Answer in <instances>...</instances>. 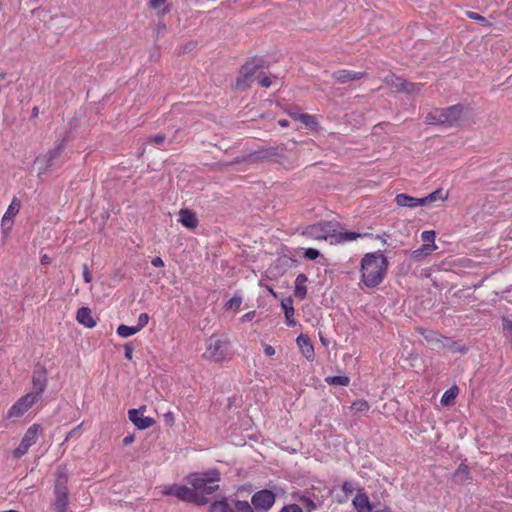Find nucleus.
<instances>
[{"label":"nucleus","instance_id":"20e7f679","mask_svg":"<svg viewBox=\"0 0 512 512\" xmlns=\"http://www.w3.org/2000/svg\"><path fill=\"white\" fill-rule=\"evenodd\" d=\"M56 479L54 484L55 500L52 503L54 512H67L69 506L68 492V474L64 467H58L56 470Z\"/></svg>","mask_w":512,"mask_h":512},{"label":"nucleus","instance_id":"c756f323","mask_svg":"<svg viewBox=\"0 0 512 512\" xmlns=\"http://www.w3.org/2000/svg\"><path fill=\"white\" fill-rule=\"evenodd\" d=\"M209 512H235V510L229 505L226 499H223L214 501L209 507Z\"/></svg>","mask_w":512,"mask_h":512},{"label":"nucleus","instance_id":"cd10ccee","mask_svg":"<svg viewBox=\"0 0 512 512\" xmlns=\"http://www.w3.org/2000/svg\"><path fill=\"white\" fill-rule=\"evenodd\" d=\"M395 202L399 207L416 208V197L401 193L395 197Z\"/></svg>","mask_w":512,"mask_h":512},{"label":"nucleus","instance_id":"de8ad7c7","mask_svg":"<svg viewBox=\"0 0 512 512\" xmlns=\"http://www.w3.org/2000/svg\"><path fill=\"white\" fill-rule=\"evenodd\" d=\"M149 322V315L147 313H141L138 317L137 329L140 331L144 328Z\"/></svg>","mask_w":512,"mask_h":512},{"label":"nucleus","instance_id":"a878e982","mask_svg":"<svg viewBox=\"0 0 512 512\" xmlns=\"http://www.w3.org/2000/svg\"><path fill=\"white\" fill-rule=\"evenodd\" d=\"M366 236H373V235L368 234V233L361 234V233H356V232H339L336 229V235H335L334 242L335 243L349 242V241L356 240L357 238L366 237Z\"/></svg>","mask_w":512,"mask_h":512},{"label":"nucleus","instance_id":"c9c22d12","mask_svg":"<svg viewBox=\"0 0 512 512\" xmlns=\"http://www.w3.org/2000/svg\"><path fill=\"white\" fill-rule=\"evenodd\" d=\"M448 191H443L442 188H439L432 193L428 194V200L430 204L436 202V201H445L448 198Z\"/></svg>","mask_w":512,"mask_h":512},{"label":"nucleus","instance_id":"864d4df0","mask_svg":"<svg viewBox=\"0 0 512 512\" xmlns=\"http://www.w3.org/2000/svg\"><path fill=\"white\" fill-rule=\"evenodd\" d=\"M124 350H125V358L128 359V360H131L132 359V355H133V351H134L133 345L130 344V343H126L124 345Z\"/></svg>","mask_w":512,"mask_h":512},{"label":"nucleus","instance_id":"473e14b6","mask_svg":"<svg viewBox=\"0 0 512 512\" xmlns=\"http://www.w3.org/2000/svg\"><path fill=\"white\" fill-rule=\"evenodd\" d=\"M21 207V202L17 197H13L10 205L8 206L4 216H8L14 219V217L19 213Z\"/></svg>","mask_w":512,"mask_h":512},{"label":"nucleus","instance_id":"37998d69","mask_svg":"<svg viewBox=\"0 0 512 512\" xmlns=\"http://www.w3.org/2000/svg\"><path fill=\"white\" fill-rule=\"evenodd\" d=\"M466 15H467L468 18L473 19V20L479 22L483 26H487V27L491 26V24L487 21V19L485 17H483L482 15H480V14H478L476 12L467 11Z\"/></svg>","mask_w":512,"mask_h":512},{"label":"nucleus","instance_id":"f03ea898","mask_svg":"<svg viewBox=\"0 0 512 512\" xmlns=\"http://www.w3.org/2000/svg\"><path fill=\"white\" fill-rule=\"evenodd\" d=\"M219 480L220 474L217 470L188 475L187 481L192 486V493L197 499L193 503L200 506L207 504V496L219 489V485L216 484Z\"/></svg>","mask_w":512,"mask_h":512},{"label":"nucleus","instance_id":"1a4fd4ad","mask_svg":"<svg viewBox=\"0 0 512 512\" xmlns=\"http://www.w3.org/2000/svg\"><path fill=\"white\" fill-rule=\"evenodd\" d=\"M276 501V495L268 489L255 492L251 497V504L256 511L268 512Z\"/></svg>","mask_w":512,"mask_h":512},{"label":"nucleus","instance_id":"a19ab883","mask_svg":"<svg viewBox=\"0 0 512 512\" xmlns=\"http://www.w3.org/2000/svg\"><path fill=\"white\" fill-rule=\"evenodd\" d=\"M242 304V297L239 295H234L230 300H228L225 304L226 309H235L238 310Z\"/></svg>","mask_w":512,"mask_h":512},{"label":"nucleus","instance_id":"e433bc0d","mask_svg":"<svg viewBox=\"0 0 512 512\" xmlns=\"http://www.w3.org/2000/svg\"><path fill=\"white\" fill-rule=\"evenodd\" d=\"M292 117L296 120H299L307 127H313L316 125L315 117L305 113L292 114Z\"/></svg>","mask_w":512,"mask_h":512},{"label":"nucleus","instance_id":"f3484780","mask_svg":"<svg viewBox=\"0 0 512 512\" xmlns=\"http://www.w3.org/2000/svg\"><path fill=\"white\" fill-rule=\"evenodd\" d=\"M179 222L186 228L193 230L198 226V218L195 212L190 209H181Z\"/></svg>","mask_w":512,"mask_h":512},{"label":"nucleus","instance_id":"bf43d9fd","mask_svg":"<svg viewBox=\"0 0 512 512\" xmlns=\"http://www.w3.org/2000/svg\"><path fill=\"white\" fill-rule=\"evenodd\" d=\"M429 205H431V204H430L427 196L422 197V198H416V207L429 206Z\"/></svg>","mask_w":512,"mask_h":512},{"label":"nucleus","instance_id":"9d476101","mask_svg":"<svg viewBox=\"0 0 512 512\" xmlns=\"http://www.w3.org/2000/svg\"><path fill=\"white\" fill-rule=\"evenodd\" d=\"M65 148V139L56 143L55 147L49 150L42 157L36 159L37 163H42L43 166L39 167V174L46 173L55 165V161L60 158Z\"/></svg>","mask_w":512,"mask_h":512},{"label":"nucleus","instance_id":"393cba45","mask_svg":"<svg viewBox=\"0 0 512 512\" xmlns=\"http://www.w3.org/2000/svg\"><path fill=\"white\" fill-rule=\"evenodd\" d=\"M281 306H282V309L285 314L286 324L288 326H294L295 319H294V307H293L292 299L286 298V299L282 300Z\"/></svg>","mask_w":512,"mask_h":512},{"label":"nucleus","instance_id":"bb28decb","mask_svg":"<svg viewBox=\"0 0 512 512\" xmlns=\"http://www.w3.org/2000/svg\"><path fill=\"white\" fill-rule=\"evenodd\" d=\"M436 249L437 246L435 244H423L420 248L411 253V258L415 261H419L422 257L430 255Z\"/></svg>","mask_w":512,"mask_h":512},{"label":"nucleus","instance_id":"7ed1b4c3","mask_svg":"<svg viewBox=\"0 0 512 512\" xmlns=\"http://www.w3.org/2000/svg\"><path fill=\"white\" fill-rule=\"evenodd\" d=\"M463 107L461 105H453L447 108H438L429 112L425 118V122L429 125H443L453 127L458 124L461 119Z\"/></svg>","mask_w":512,"mask_h":512},{"label":"nucleus","instance_id":"ddd939ff","mask_svg":"<svg viewBox=\"0 0 512 512\" xmlns=\"http://www.w3.org/2000/svg\"><path fill=\"white\" fill-rule=\"evenodd\" d=\"M37 395L33 393H27L22 396L17 402L9 409V417H20L31 408V406L37 401Z\"/></svg>","mask_w":512,"mask_h":512},{"label":"nucleus","instance_id":"2f4dec72","mask_svg":"<svg viewBox=\"0 0 512 512\" xmlns=\"http://www.w3.org/2000/svg\"><path fill=\"white\" fill-rule=\"evenodd\" d=\"M384 82L392 89H394L396 92H400V87L402 85L403 78L398 77L394 74H390L384 78Z\"/></svg>","mask_w":512,"mask_h":512},{"label":"nucleus","instance_id":"603ef678","mask_svg":"<svg viewBox=\"0 0 512 512\" xmlns=\"http://www.w3.org/2000/svg\"><path fill=\"white\" fill-rule=\"evenodd\" d=\"M164 422L167 426L172 427L175 423V417L172 412H167L164 414Z\"/></svg>","mask_w":512,"mask_h":512},{"label":"nucleus","instance_id":"774afa93","mask_svg":"<svg viewBox=\"0 0 512 512\" xmlns=\"http://www.w3.org/2000/svg\"><path fill=\"white\" fill-rule=\"evenodd\" d=\"M50 263V258L47 255L41 257V264L46 265Z\"/></svg>","mask_w":512,"mask_h":512},{"label":"nucleus","instance_id":"052dcab7","mask_svg":"<svg viewBox=\"0 0 512 512\" xmlns=\"http://www.w3.org/2000/svg\"><path fill=\"white\" fill-rule=\"evenodd\" d=\"M255 315H256V312H255V311H250V312H248V313H246V314H244V315L242 316L241 321H243V322L251 321V320H253V318L255 317Z\"/></svg>","mask_w":512,"mask_h":512},{"label":"nucleus","instance_id":"f257e3e1","mask_svg":"<svg viewBox=\"0 0 512 512\" xmlns=\"http://www.w3.org/2000/svg\"><path fill=\"white\" fill-rule=\"evenodd\" d=\"M360 264L361 281L366 287L374 288L383 282L389 262L381 251L366 253Z\"/></svg>","mask_w":512,"mask_h":512},{"label":"nucleus","instance_id":"4be33fe9","mask_svg":"<svg viewBox=\"0 0 512 512\" xmlns=\"http://www.w3.org/2000/svg\"><path fill=\"white\" fill-rule=\"evenodd\" d=\"M441 350H446L451 354H466L468 352V347L461 344L459 341H454L449 337H446L444 344Z\"/></svg>","mask_w":512,"mask_h":512},{"label":"nucleus","instance_id":"72a5a7b5","mask_svg":"<svg viewBox=\"0 0 512 512\" xmlns=\"http://www.w3.org/2000/svg\"><path fill=\"white\" fill-rule=\"evenodd\" d=\"M139 330L136 326H127L124 324H121L117 328V334L122 338L130 337L136 333H138Z\"/></svg>","mask_w":512,"mask_h":512},{"label":"nucleus","instance_id":"39448f33","mask_svg":"<svg viewBox=\"0 0 512 512\" xmlns=\"http://www.w3.org/2000/svg\"><path fill=\"white\" fill-rule=\"evenodd\" d=\"M263 68V61L258 58H251L240 68L239 75L235 80L236 90H246L254 80V76Z\"/></svg>","mask_w":512,"mask_h":512},{"label":"nucleus","instance_id":"680f3d73","mask_svg":"<svg viewBox=\"0 0 512 512\" xmlns=\"http://www.w3.org/2000/svg\"><path fill=\"white\" fill-rule=\"evenodd\" d=\"M264 353L266 356H273L275 354V349L271 345L265 344Z\"/></svg>","mask_w":512,"mask_h":512},{"label":"nucleus","instance_id":"f704fd0d","mask_svg":"<svg viewBox=\"0 0 512 512\" xmlns=\"http://www.w3.org/2000/svg\"><path fill=\"white\" fill-rule=\"evenodd\" d=\"M325 381L333 386H348L350 383V379L347 376H329Z\"/></svg>","mask_w":512,"mask_h":512},{"label":"nucleus","instance_id":"58836bf2","mask_svg":"<svg viewBox=\"0 0 512 512\" xmlns=\"http://www.w3.org/2000/svg\"><path fill=\"white\" fill-rule=\"evenodd\" d=\"M420 90V86L411 82H407L403 79L402 85L400 87V92H405L407 94H412L418 92Z\"/></svg>","mask_w":512,"mask_h":512},{"label":"nucleus","instance_id":"7c9ffc66","mask_svg":"<svg viewBox=\"0 0 512 512\" xmlns=\"http://www.w3.org/2000/svg\"><path fill=\"white\" fill-rule=\"evenodd\" d=\"M470 477L468 466L461 464L454 473V480L458 483H464Z\"/></svg>","mask_w":512,"mask_h":512},{"label":"nucleus","instance_id":"c03bdc74","mask_svg":"<svg viewBox=\"0 0 512 512\" xmlns=\"http://www.w3.org/2000/svg\"><path fill=\"white\" fill-rule=\"evenodd\" d=\"M165 140H166L165 135L160 133L157 135L149 136L146 139L145 144H154V145L160 146L165 142Z\"/></svg>","mask_w":512,"mask_h":512},{"label":"nucleus","instance_id":"f8f14e48","mask_svg":"<svg viewBox=\"0 0 512 512\" xmlns=\"http://www.w3.org/2000/svg\"><path fill=\"white\" fill-rule=\"evenodd\" d=\"M47 369L40 363L36 364L32 374V386L37 399L41 397L47 386Z\"/></svg>","mask_w":512,"mask_h":512},{"label":"nucleus","instance_id":"a211bd4d","mask_svg":"<svg viewBox=\"0 0 512 512\" xmlns=\"http://www.w3.org/2000/svg\"><path fill=\"white\" fill-rule=\"evenodd\" d=\"M297 344L301 350L302 355L309 361L314 359V347L311 340L306 335H299L296 339Z\"/></svg>","mask_w":512,"mask_h":512},{"label":"nucleus","instance_id":"dca6fc26","mask_svg":"<svg viewBox=\"0 0 512 512\" xmlns=\"http://www.w3.org/2000/svg\"><path fill=\"white\" fill-rule=\"evenodd\" d=\"M366 76H367V74L365 72H356V71H350V70H346V69L335 71L332 74V77L337 82H339L341 84H345L349 81L359 80Z\"/></svg>","mask_w":512,"mask_h":512},{"label":"nucleus","instance_id":"09e8293b","mask_svg":"<svg viewBox=\"0 0 512 512\" xmlns=\"http://www.w3.org/2000/svg\"><path fill=\"white\" fill-rule=\"evenodd\" d=\"M320 256V253L315 248H307L304 252V257L309 260H315Z\"/></svg>","mask_w":512,"mask_h":512},{"label":"nucleus","instance_id":"0eeeda50","mask_svg":"<svg viewBox=\"0 0 512 512\" xmlns=\"http://www.w3.org/2000/svg\"><path fill=\"white\" fill-rule=\"evenodd\" d=\"M229 344L218 338L210 337L207 342L206 351L203 357L214 362H221L227 359Z\"/></svg>","mask_w":512,"mask_h":512},{"label":"nucleus","instance_id":"8fccbe9b","mask_svg":"<svg viewBox=\"0 0 512 512\" xmlns=\"http://www.w3.org/2000/svg\"><path fill=\"white\" fill-rule=\"evenodd\" d=\"M279 512H304V510L298 504H289L284 506Z\"/></svg>","mask_w":512,"mask_h":512},{"label":"nucleus","instance_id":"49530a36","mask_svg":"<svg viewBox=\"0 0 512 512\" xmlns=\"http://www.w3.org/2000/svg\"><path fill=\"white\" fill-rule=\"evenodd\" d=\"M421 239L425 244H434L435 240V232L434 231H423L421 234Z\"/></svg>","mask_w":512,"mask_h":512},{"label":"nucleus","instance_id":"0e129e2a","mask_svg":"<svg viewBox=\"0 0 512 512\" xmlns=\"http://www.w3.org/2000/svg\"><path fill=\"white\" fill-rule=\"evenodd\" d=\"M134 441V435H127L126 437H124L123 439V444L125 446L131 444L132 442Z\"/></svg>","mask_w":512,"mask_h":512},{"label":"nucleus","instance_id":"13d9d810","mask_svg":"<svg viewBox=\"0 0 512 512\" xmlns=\"http://www.w3.org/2000/svg\"><path fill=\"white\" fill-rule=\"evenodd\" d=\"M259 84L262 87L269 88L271 86V84H272V81H271V79L268 76H264V77L259 79Z\"/></svg>","mask_w":512,"mask_h":512},{"label":"nucleus","instance_id":"6ab92c4d","mask_svg":"<svg viewBox=\"0 0 512 512\" xmlns=\"http://www.w3.org/2000/svg\"><path fill=\"white\" fill-rule=\"evenodd\" d=\"M421 334L424 337V339L433 346L434 349H442L446 336L433 330H423Z\"/></svg>","mask_w":512,"mask_h":512},{"label":"nucleus","instance_id":"5701e85b","mask_svg":"<svg viewBox=\"0 0 512 512\" xmlns=\"http://www.w3.org/2000/svg\"><path fill=\"white\" fill-rule=\"evenodd\" d=\"M41 432V425L33 424L27 429L21 441H23L25 444L31 447L36 443L38 436L40 435Z\"/></svg>","mask_w":512,"mask_h":512},{"label":"nucleus","instance_id":"9b49d317","mask_svg":"<svg viewBox=\"0 0 512 512\" xmlns=\"http://www.w3.org/2000/svg\"><path fill=\"white\" fill-rule=\"evenodd\" d=\"M162 494L166 496H175L178 499L189 503L197 501L196 495L192 493V489L185 485H166L162 488Z\"/></svg>","mask_w":512,"mask_h":512},{"label":"nucleus","instance_id":"4c0bfd02","mask_svg":"<svg viewBox=\"0 0 512 512\" xmlns=\"http://www.w3.org/2000/svg\"><path fill=\"white\" fill-rule=\"evenodd\" d=\"M369 408L370 406L366 400H356L351 405V410L354 413H363L368 411Z\"/></svg>","mask_w":512,"mask_h":512},{"label":"nucleus","instance_id":"c85d7f7f","mask_svg":"<svg viewBox=\"0 0 512 512\" xmlns=\"http://www.w3.org/2000/svg\"><path fill=\"white\" fill-rule=\"evenodd\" d=\"M458 391L459 389L457 386H453L446 390L441 397V404L444 406L452 405L457 397Z\"/></svg>","mask_w":512,"mask_h":512},{"label":"nucleus","instance_id":"412c9836","mask_svg":"<svg viewBox=\"0 0 512 512\" xmlns=\"http://www.w3.org/2000/svg\"><path fill=\"white\" fill-rule=\"evenodd\" d=\"M77 321L87 328H93L96 325V321L92 317V312L88 307H81L78 309L76 314Z\"/></svg>","mask_w":512,"mask_h":512},{"label":"nucleus","instance_id":"338daca9","mask_svg":"<svg viewBox=\"0 0 512 512\" xmlns=\"http://www.w3.org/2000/svg\"><path fill=\"white\" fill-rule=\"evenodd\" d=\"M389 235L387 233H383L382 235H376L375 238L376 239H379L382 243H386L387 242V239L386 237H388Z\"/></svg>","mask_w":512,"mask_h":512},{"label":"nucleus","instance_id":"4d7b16f0","mask_svg":"<svg viewBox=\"0 0 512 512\" xmlns=\"http://www.w3.org/2000/svg\"><path fill=\"white\" fill-rule=\"evenodd\" d=\"M167 0H149V6L153 9H156L162 5H164Z\"/></svg>","mask_w":512,"mask_h":512},{"label":"nucleus","instance_id":"5fc2aeb1","mask_svg":"<svg viewBox=\"0 0 512 512\" xmlns=\"http://www.w3.org/2000/svg\"><path fill=\"white\" fill-rule=\"evenodd\" d=\"M82 269H83V278H84V281L86 283H90L92 281V276L89 272V268H88V265L85 263L83 264L82 266Z\"/></svg>","mask_w":512,"mask_h":512},{"label":"nucleus","instance_id":"6e6d98bb","mask_svg":"<svg viewBox=\"0 0 512 512\" xmlns=\"http://www.w3.org/2000/svg\"><path fill=\"white\" fill-rule=\"evenodd\" d=\"M342 490L345 494H351L354 491V487L351 482L344 481L342 484Z\"/></svg>","mask_w":512,"mask_h":512},{"label":"nucleus","instance_id":"b1692460","mask_svg":"<svg viewBox=\"0 0 512 512\" xmlns=\"http://www.w3.org/2000/svg\"><path fill=\"white\" fill-rule=\"evenodd\" d=\"M308 281V278L305 274H299L297 275L295 279V290L294 295L296 298L304 299L307 295V287L306 282Z\"/></svg>","mask_w":512,"mask_h":512},{"label":"nucleus","instance_id":"a18cd8bd","mask_svg":"<svg viewBox=\"0 0 512 512\" xmlns=\"http://www.w3.org/2000/svg\"><path fill=\"white\" fill-rule=\"evenodd\" d=\"M29 448L30 447L27 444H25L23 441H21L19 446L13 451V456L16 459H19V458H21L23 455H25L27 453Z\"/></svg>","mask_w":512,"mask_h":512},{"label":"nucleus","instance_id":"e2e57ef3","mask_svg":"<svg viewBox=\"0 0 512 512\" xmlns=\"http://www.w3.org/2000/svg\"><path fill=\"white\" fill-rule=\"evenodd\" d=\"M151 264L154 267H163L164 266V262H163V260L160 257L153 258L152 261H151Z\"/></svg>","mask_w":512,"mask_h":512},{"label":"nucleus","instance_id":"3c124183","mask_svg":"<svg viewBox=\"0 0 512 512\" xmlns=\"http://www.w3.org/2000/svg\"><path fill=\"white\" fill-rule=\"evenodd\" d=\"M83 425V423H81L80 425H78L77 427L73 428L71 431H69L62 443V445L64 443H66L68 440H70L71 438L73 437H76V436H79V431H80V428L81 426Z\"/></svg>","mask_w":512,"mask_h":512},{"label":"nucleus","instance_id":"6e6552de","mask_svg":"<svg viewBox=\"0 0 512 512\" xmlns=\"http://www.w3.org/2000/svg\"><path fill=\"white\" fill-rule=\"evenodd\" d=\"M283 153V148L279 146H271L267 148L260 149L258 151H254L243 158L237 157L235 159V163L240 162H250L257 163L263 161H271L276 160L277 157H280Z\"/></svg>","mask_w":512,"mask_h":512},{"label":"nucleus","instance_id":"ea45409f","mask_svg":"<svg viewBox=\"0 0 512 512\" xmlns=\"http://www.w3.org/2000/svg\"><path fill=\"white\" fill-rule=\"evenodd\" d=\"M235 509L238 512H255V509L252 506V504L248 503L245 500H237L235 502Z\"/></svg>","mask_w":512,"mask_h":512},{"label":"nucleus","instance_id":"423d86ee","mask_svg":"<svg viewBox=\"0 0 512 512\" xmlns=\"http://www.w3.org/2000/svg\"><path fill=\"white\" fill-rule=\"evenodd\" d=\"M336 228V223L331 221H322L307 226L303 234L317 240H327L330 238L331 243H333L335 241Z\"/></svg>","mask_w":512,"mask_h":512},{"label":"nucleus","instance_id":"4468645a","mask_svg":"<svg viewBox=\"0 0 512 512\" xmlns=\"http://www.w3.org/2000/svg\"><path fill=\"white\" fill-rule=\"evenodd\" d=\"M146 410V406L143 405L138 409H130L128 411L129 420L139 429L144 430L155 424V420L152 417L144 416L143 412Z\"/></svg>","mask_w":512,"mask_h":512},{"label":"nucleus","instance_id":"2eb2a0df","mask_svg":"<svg viewBox=\"0 0 512 512\" xmlns=\"http://www.w3.org/2000/svg\"><path fill=\"white\" fill-rule=\"evenodd\" d=\"M293 498L301 504L300 506L304 512H313L317 510L321 503L319 498L311 492L295 493Z\"/></svg>","mask_w":512,"mask_h":512},{"label":"nucleus","instance_id":"aec40b11","mask_svg":"<svg viewBox=\"0 0 512 512\" xmlns=\"http://www.w3.org/2000/svg\"><path fill=\"white\" fill-rule=\"evenodd\" d=\"M357 512H372V504L365 492L359 491L353 499Z\"/></svg>","mask_w":512,"mask_h":512},{"label":"nucleus","instance_id":"69168bd1","mask_svg":"<svg viewBox=\"0 0 512 512\" xmlns=\"http://www.w3.org/2000/svg\"><path fill=\"white\" fill-rule=\"evenodd\" d=\"M372 512H392V511L389 507L383 506L381 508H373L372 507Z\"/></svg>","mask_w":512,"mask_h":512},{"label":"nucleus","instance_id":"79ce46f5","mask_svg":"<svg viewBox=\"0 0 512 512\" xmlns=\"http://www.w3.org/2000/svg\"><path fill=\"white\" fill-rule=\"evenodd\" d=\"M13 223H14L13 218L3 215L2 220H1V228H2L3 234L7 235L10 232V230L12 229Z\"/></svg>","mask_w":512,"mask_h":512}]
</instances>
